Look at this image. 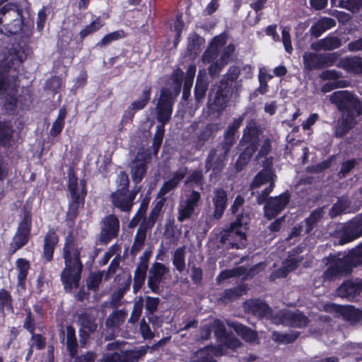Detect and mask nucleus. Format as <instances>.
Returning a JSON list of instances; mask_svg holds the SVG:
<instances>
[{"label": "nucleus", "mask_w": 362, "mask_h": 362, "mask_svg": "<svg viewBox=\"0 0 362 362\" xmlns=\"http://www.w3.org/2000/svg\"><path fill=\"white\" fill-rule=\"evenodd\" d=\"M144 299L142 296H139L138 300L135 301L133 310L131 313L130 317L128 320L129 323H136L142 313Z\"/></svg>", "instance_id": "nucleus-58"}, {"label": "nucleus", "mask_w": 362, "mask_h": 362, "mask_svg": "<svg viewBox=\"0 0 362 362\" xmlns=\"http://www.w3.org/2000/svg\"><path fill=\"white\" fill-rule=\"evenodd\" d=\"M227 193L223 188H218L214 190L213 204L214 206V217L220 219L227 206Z\"/></svg>", "instance_id": "nucleus-27"}, {"label": "nucleus", "mask_w": 362, "mask_h": 362, "mask_svg": "<svg viewBox=\"0 0 362 362\" xmlns=\"http://www.w3.org/2000/svg\"><path fill=\"white\" fill-rule=\"evenodd\" d=\"M185 27V23L182 19V14L180 13L176 16L174 22V32L175 33V37L173 41V47L177 48V45L181 41V36Z\"/></svg>", "instance_id": "nucleus-52"}, {"label": "nucleus", "mask_w": 362, "mask_h": 362, "mask_svg": "<svg viewBox=\"0 0 362 362\" xmlns=\"http://www.w3.org/2000/svg\"><path fill=\"white\" fill-rule=\"evenodd\" d=\"M323 262L329 266L324 272L325 280L332 281L337 277L351 273L353 268L362 264V243L341 257V253H330L324 257Z\"/></svg>", "instance_id": "nucleus-5"}, {"label": "nucleus", "mask_w": 362, "mask_h": 362, "mask_svg": "<svg viewBox=\"0 0 362 362\" xmlns=\"http://www.w3.org/2000/svg\"><path fill=\"white\" fill-rule=\"evenodd\" d=\"M18 98V103L22 108L28 107L33 103V93L29 88H23L21 93Z\"/></svg>", "instance_id": "nucleus-63"}, {"label": "nucleus", "mask_w": 362, "mask_h": 362, "mask_svg": "<svg viewBox=\"0 0 362 362\" xmlns=\"http://www.w3.org/2000/svg\"><path fill=\"white\" fill-rule=\"evenodd\" d=\"M105 25L104 21L100 16L96 17L88 25L85 26L78 33V37L75 42V47H69L71 38H62L58 41L57 47L62 58H69L71 63L76 54L79 53L83 47V42L86 37L96 33Z\"/></svg>", "instance_id": "nucleus-6"}, {"label": "nucleus", "mask_w": 362, "mask_h": 362, "mask_svg": "<svg viewBox=\"0 0 362 362\" xmlns=\"http://www.w3.org/2000/svg\"><path fill=\"white\" fill-rule=\"evenodd\" d=\"M220 129L221 125L219 124L208 123L197 134V139L194 141L195 148L201 151L206 142L209 140H213L216 137L217 132Z\"/></svg>", "instance_id": "nucleus-20"}, {"label": "nucleus", "mask_w": 362, "mask_h": 362, "mask_svg": "<svg viewBox=\"0 0 362 362\" xmlns=\"http://www.w3.org/2000/svg\"><path fill=\"white\" fill-rule=\"evenodd\" d=\"M325 206L318 207L314 209L305 219V233L310 234L316 227L317 224L322 220L325 214Z\"/></svg>", "instance_id": "nucleus-35"}, {"label": "nucleus", "mask_w": 362, "mask_h": 362, "mask_svg": "<svg viewBox=\"0 0 362 362\" xmlns=\"http://www.w3.org/2000/svg\"><path fill=\"white\" fill-rule=\"evenodd\" d=\"M243 291L244 288L241 286L225 289L220 294L218 301L226 305L240 297L243 294Z\"/></svg>", "instance_id": "nucleus-37"}, {"label": "nucleus", "mask_w": 362, "mask_h": 362, "mask_svg": "<svg viewBox=\"0 0 362 362\" xmlns=\"http://www.w3.org/2000/svg\"><path fill=\"white\" fill-rule=\"evenodd\" d=\"M341 45V40L337 36H327L319 42L320 49L324 50H333L340 47Z\"/></svg>", "instance_id": "nucleus-49"}, {"label": "nucleus", "mask_w": 362, "mask_h": 362, "mask_svg": "<svg viewBox=\"0 0 362 362\" xmlns=\"http://www.w3.org/2000/svg\"><path fill=\"white\" fill-rule=\"evenodd\" d=\"M299 336L300 332L296 331H291L289 333H282L274 331L272 333V339L274 341L286 344L294 342Z\"/></svg>", "instance_id": "nucleus-44"}, {"label": "nucleus", "mask_w": 362, "mask_h": 362, "mask_svg": "<svg viewBox=\"0 0 362 362\" xmlns=\"http://www.w3.org/2000/svg\"><path fill=\"white\" fill-rule=\"evenodd\" d=\"M81 189L78 191V199L76 204L73 202L68 204L67 211L65 216V221L69 228H73L76 224V220L78 218L80 209L83 208L86 197L87 196L86 180L82 179L80 180Z\"/></svg>", "instance_id": "nucleus-15"}, {"label": "nucleus", "mask_w": 362, "mask_h": 362, "mask_svg": "<svg viewBox=\"0 0 362 362\" xmlns=\"http://www.w3.org/2000/svg\"><path fill=\"white\" fill-rule=\"evenodd\" d=\"M19 88V79L18 75H10L6 82L5 88L2 92L6 93L4 106L7 111H13L17 107L18 103L16 94Z\"/></svg>", "instance_id": "nucleus-17"}, {"label": "nucleus", "mask_w": 362, "mask_h": 362, "mask_svg": "<svg viewBox=\"0 0 362 362\" xmlns=\"http://www.w3.org/2000/svg\"><path fill=\"white\" fill-rule=\"evenodd\" d=\"M208 89L209 81L207 78L199 74L194 90V100L197 104L201 103L205 98Z\"/></svg>", "instance_id": "nucleus-36"}, {"label": "nucleus", "mask_w": 362, "mask_h": 362, "mask_svg": "<svg viewBox=\"0 0 362 362\" xmlns=\"http://www.w3.org/2000/svg\"><path fill=\"white\" fill-rule=\"evenodd\" d=\"M103 280V274L100 272L92 273L86 279V286L89 291H96Z\"/></svg>", "instance_id": "nucleus-60"}, {"label": "nucleus", "mask_w": 362, "mask_h": 362, "mask_svg": "<svg viewBox=\"0 0 362 362\" xmlns=\"http://www.w3.org/2000/svg\"><path fill=\"white\" fill-rule=\"evenodd\" d=\"M160 298L158 297H152L147 296L145 297V310L146 315L148 317L150 322H153V318L156 320V317L153 315L157 311L160 304Z\"/></svg>", "instance_id": "nucleus-45"}, {"label": "nucleus", "mask_w": 362, "mask_h": 362, "mask_svg": "<svg viewBox=\"0 0 362 362\" xmlns=\"http://www.w3.org/2000/svg\"><path fill=\"white\" fill-rule=\"evenodd\" d=\"M12 127L6 122L0 121V146L8 147L13 136Z\"/></svg>", "instance_id": "nucleus-42"}, {"label": "nucleus", "mask_w": 362, "mask_h": 362, "mask_svg": "<svg viewBox=\"0 0 362 362\" xmlns=\"http://www.w3.org/2000/svg\"><path fill=\"white\" fill-rule=\"evenodd\" d=\"M240 75V69L238 66H230L227 72L223 76L220 81H225L230 88H233V83Z\"/></svg>", "instance_id": "nucleus-53"}, {"label": "nucleus", "mask_w": 362, "mask_h": 362, "mask_svg": "<svg viewBox=\"0 0 362 362\" xmlns=\"http://www.w3.org/2000/svg\"><path fill=\"white\" fill-rule=\"evenodd\" d=\"M81 250L82 247L78 245L74 236L70 232L65 238L62 249L65 267L60 275L62 283L66 290L71 291L79 286L83 269L81 259Z\"/></svg>", "instance_id": "nucleus-3"}, {"label": "nucleus", "mask_w": 362, "mask_h": 362, "mask_svg": "<svg viewBox=\"0 0 362 362\" xmlns=\"http://www.w3.org/2000/svg\"><path fill=\"white\" fill-rule=\"evenodd\" d=\"M148 270L136 267L134 273L132 290L134 294H136L143 287L146 279Z\"/></svg>", "instance_id": "nucleus-46"}, {"label": "nucleus", "mask_w": 362, "mask_h": 362, "mask_svg": "<svg viewBox=\"0 0 362 362\" xmlns=\"http://www.w3.org/2000/svg\"><path fill=\"white\" fill-rule=\"evenodd\" d=\"M361 291L362 279L358 278L345 281L337 289L339 296L349 300L359 296Z\"/></svg>", "instance_id": "nucleus-21"}, {"label": "nucleus", "mask_w": 362, "mask_h": 362, "mask_svg": "<svg viewBox=\"0 0 362 362\" xmlns=\"http://www.w3.org/2000/svg\"><path fill=\"white\" fill-rule=\"evenodd\" d=\"M249 218L247 214L241 212L237 214L235 221L230 223L229 227L220 232V243L223 245L228 244L230 248L242 249L247 245V235L241 228H247Z\"/></svg>", "instance_id": "nucleus-7"}, {"label": "nucleus", "mask_w": 362, "mask_h": 362, "mask_svg": "<svg viewBox=\"0 0 362 362\" xmlns=\"http://www.w3.org/2000/svg\"><path fill=\"white\" fill-rule=\"evenodd\" d=\"M151 85L147 84L144 86L139 98L133 101L127 109L124 110L120 122L122 125L132 123L136 112L146 107L151 100Z\"/></svg>", "instance_id": "nucleus-14"}, {"label": "nucleus", "mask_w": 362, "mask_h": 362, "mask_svg": "<svg viewBox=\"0 0 362 362\" xmlns=\"http://www.w3.org/2000/svg\"><path fill=\"white\" fill-rule=\"evenodd\" d=\"M23 11L17 5L6 4L0 9V33L11 36L23 28Z\"/></svg>", "instance_id": "nucleus-8"}, {"label": "nucleus", "mask_w": 362, "mask_h": 362, "mask_svg": "<svg viewBox=\"0 0 362 362\" xmlns=\"http://www.w3.org/2000/svg\"><path fill=\"white\" fill-rule=\"evenodd\" d=\"M233 93V88H230L225 81H218L213 84L208 95L207 105L212 111L222 112L228 106Z\"/></svg>", "instance_id": "nucleus-9"}, {"label": "nucleus", "mask_w": 362, "mask_h": 362, "mask_svg": "<svg viewBox=\"0 0 362 362\" xmlns=\"http://www.w3.org/2000/svg\"><path fill=\"white\" fill-rule=\"evenodd\" d=\"M185 245L177 247L173 255V264L180 273L185 269Z\"/></svg>", "instance_id": "nucleus-43"}, {"label": "nucleus", "mask_w": 362, "mask_h": 362, "mask_svg": "<svg viewBox=\"0 0 362 362\" xmlns=\"http://www.w3.org/2000/svg\"><path fill=\"white\" fill-rule=\"evenodd\" d=\"M339 56L340 54L337 52L324 54L305 52L303 55L304 67L309 71L329 67L336 63Z\"/></svg>", "instance_id": "nucleus-10"}, {"label": "nucleus", "mask_w": 362, "mask_h": 362, "mask_svg": "<svg viewBox=\"0 0 362 362\" xmlns=\"http://www.w3.org/2000/svg\"><path fill=\"white\" fill-rule=\"evenodd\" d=\"M272 173L269 170H261L254 177L250 188L254 189L259 188L261 185L267 183L272 180Z\"/></svg>", "instance_id": "nucleus-47"}, {"label": "nucleus", "mask_w": 362, "mask_h": 362, "mask_svg": "<svg viewBox=\"0 0 362 362\" xmlns=\"http://www.w3.org/2000/svg\"><path fill=\"white\" fill-rule=\"evenodd\" d=\"M361 225L362 222L359 220L350 221L344 228L339 238V244H346L361 236L362 231L358 230Z\"/></svg>", "instance_id": "nucleus-23"}, {"label": "nucleus", "mask_w": 362, "mask_h": 362, "mask_svg": "<svg viewBox=\"0 0 362 362\" xmlns=\"http://www.w3.org/2000/svg\"><path fill=\"white\" fill-rule=\"evenodd\" d=\"M226 44V40L221 36L214 37L209 47L202 54V61L205 64H209L214 61L218 55L219 49Z\"/></svg>", "instance_id": "nucleus-26"}, {"label": "nucleus", "mask_w": 362, "mask_h": 362, "mask_svg": "<svg viewBox=\"0 0 362 362\" xmlns=\"http://www.w3.org/2000/svg\"><path fill=\"white\" fill-rule=\"evenodd\" d=\"M330 101L341 114L335 129L337 137H344L357 123V117L362 113V103L358 96L349 90L334 91Z\"/></svg>", "instance_id": "nucleus-2"}, {"label": "nucleus", "mask_w": 362, "mask_h": 362, "mask_svg": "<svg viewBox=\"0 0 362 362\" xmlns=\"http://www.w3.org/2000/svg\"><path fill=\"white\" fill-rule=\"evenodd\" d=\"M128 192L115 191L110 195L112 204L122 211L129 212L132 209V204L127 199Z\"/></svg>", "instance_id": "nucleus-34"}, {"label": "nucleus", "mask_w": 362, "mask_h": 362, "mask_svg": "<svg viewBox=\"0 0 362 362\" xmlns=\"http://www.w3.org/2000/svg\"><path fill=\"white\" fill-rule=\"evenodd\" d=\"M148 346H142L138 350L127 351L123 354L122 362H139V360L145 356Z\"/></svg>", "instance_id": "nucleus-48"}, {"label": "nucleus", "mask_w": 362, "mask_h": 362, "mask_svg": "<svg viewBox=\"0 0 362 362\" xmlns=\"http://www.w3.org/2000/svg\"><path fill=\"white\" fill-rule=\"evenodd\" d=\"M132 283V275L129 274L127 279L119 285V288L113 293V298L115 300H121L126 293L129 291Z\"/></svg>", "instance_id": "nucleus-59"}, {"label": "nucleus", "mask_w": 362, "mask_h": 362, "mask_svg": "<svg viewBox=\"0 0 362 362\" xmlns=\"http://www.w3.org/2000/svg\"><path fill=\"white\" fill-rule=\"evenodd\" d=\"M245 114L233 119L223 133V140L212 148L205 161L206 171L212 170L215 173L221 172L226 164L228 153L236 143L238 129L243 124Z\"/></svg>", "instance_id": "nucleus-4"}, {"label": "nucleus", "mask_w": 362, "mask_h": 362, "mask_svg": "<svg viewBox=\"0 0 362 362\" xmlns=\"http://www.w3.org/2000/svg\"><path fill=\"white\" fill-rule=\"evenodd\" d=\"M168 269L166 266L160 262H154L149 269L148 276V287L152 293L158 294L160 293V284L163 281L164 275Z\"/></svg>", "instance_id": "nucleus-18"}, {"label": "nucleus", "mask_w": 362, "mask_h": 362, "mask_svg": "<svg viewBox=\"0 0 362 362\" xmlns=\"http://www.w3.org/2000/svg\"><path fill=\"white\" fill-rule=\"evenodd\" d=\"M214 349L212 346H206L204 349H199L197 351L194 362H217L214 358L212 351Z\"/></svg>", "instance_id": "nucleus-57"}, {"label": "nucleus", "mask_w": 362, "mask_h": 362, "mask_svg": "<svg viewBox=\"0 0 362 362\" xmlns=\"http://www.w3.org/2000/svg\"><path fill=\"white\" fill-rule=\"evenodd\" d=\"M336 25L334 19L328 17L320 18L317 22L313 24L309 30L310 35L317 38L325 31Z\"/></svg>", "instance_id": "nucleus-29"}, {"label": "nucleus", "mask_w": 362, "mask_h": 362, "mask_svg": "<svg viewBox=\"0 0 362 362\" xmlns=\"http://www.w3.org/2000/svg\"><path fill=\"white\" fill-rule=\"evenodd\" d=\"M358 160L356 158L348 159L342 162L341 169L338 173L340 179L344 178L357 165Z\"/></svg>", "instance_id": "nucleus-62"}, {"label": "nucleus", "mask_w": 362, "mask_h": 362, "mask_svg": "<svg viewBox=\"0 0 362 362\" xmlns=\"http://www.w3.org/2000/svg\"><path fill=\"white\" fill-rule=\"evenodd\" d=\"M291 198V194L288 190L284 191L278 196L269 197L263 208L264 217L267 220L276 218L286 208Z\"/></svg>", "instance_id": "nucleus-13"}, {"label": "nucleus", "mask_w": 362, "mask_h": 362, "mask_svg": "<svg viewBox=\"0 0 362 362\" xmlns=\"http://www.w3.org/2000/svg\"><path fill=\"white\" fill-rule=\"evenodd\" d=\"M17 274V285L22 290L26 288L27 276L30 269V262L25 258H18L16 262Z\"/></svg>", "instance_id": "nucleus-30"}, {"label": "nucleus", "mask_w": 362, "mask_h": 362, "mask_svg": "<svg viewBox=\"0 0 362 362\" xmlns=\"http://www.w3.org/2000/svg\"><path fill=\"white\" fill-rule=\"evenodd\" d=\"M147 172V165L144 163H135L134 166L132 168V180L136 184L141 182L145 177Z\"/></svg>", "instance_id": "nucleus-56"}, {"label": "nucleus", "mask_w": 362, "mask_h": 362, "mask_svg": "<svg viewBox=\"0 0 362 362\" xmlns=\"http://www.w3.org/2000/svg\"><path fill=\"white\" fill-rule=\"evenodd\" d=\"M149 202L150 200L147 197L144 198L141 201L138 211H136V214L134 216V217L132 218L129 223V226L130 228L136 227L139 224L141 219L145 217L149 204Z\"/></svg>", "instance_id": "nucleus-51"}, {"label": "nucleus", "mask_w": 362, "mask_h": 362, "mask_svg": "<svg viewBox=\"0 0 362 362\" xmlns=\"http://www.w3.org/2000/svg\"><path fill=\"white\" fill-rule=\"evenodd\" d=\"M264 130V126L256 119L247 120L238 143L240 153L235 162V168L238 171L242 170L250 162L254 155L255 160L257 161L267 158L271 153L272 140L269 137H266L261 144Z\"/></svg>", "instance_id": "nucleus-1"}, {"label": "nucleus", "mask_w": 362, "mask_h": 362, "mask_svg": "<svg viewBox=\"0 0 362 362\" xmlns=\"http://www.w3.org/2000/svg\"><path fill=\"white\" fill-rule=\"evenodd\" d=\"M5 310L13 313V298L8 291L1 288L0 289V314L4 316Z\"/></svg>", "instance_id": "nucleus-40"}, {"label": "nucleus", "mask_w": 362, "mask_h": 362, "mask_svg": "<svg viewBox=\"0 0 362 362\" xmlns=\"http://www.w3.org/2000/svg\"><path fill=\"white\" fill-rule=\"evenodd\" d=\"M66 332V350L70 357H74L78 354V349L75 328L71 325H67Z\"/></svg>", "instance_id": "nucleus-33"}, {"label": "nucleus", "mask_w": 362, "mask_h": 362, "mask_svg": "<svg viewBox=\"0 0 362 362\" xmlns=\"http://www.w3.org/2000/svg\"><path fill=\"white\" fill-rule=\"evenodd\" d=\"M248 308L253 315L257 316L261 319L269 317L272 313V308L264 300H253L249 304Z\"/></svg>", "instance_id": "nucleus-31"}, {"label": "nucleus", "mask_w": 362, "mask_h": 362, "mask_svg": "<svg viewBox=\"0 0 362 362\" xmlns=\"http://www.w3.org/2000/svg\"><path fill=\"white\" fill-rule=\"evenodd\" d=\"M282 320L288 326L296 328H304L309 323L308 317L298 310L284 313Z\"/></svg>", "instance_id": "nucleus-24"}, {"label": "nucleus", "mask_w": 362, "mask_h": 362, "mask_svg": "<svg viewBox=\"0 0 362 362\" xmlns=\"http://www.w3.org/2000/svg\"><path fill=\"white\" fill-rule=\"evenodd\" d=\"M205 44V39L193 32L187 37V52L193 59H196L202 52V47Z\"/></svg>", "instance_id": "nucleus-28"}, {"label": "nucleus", "mask_w": 362, "mask_h": 362, "mask_svg": "<svg viewBox=\"0 0 362 362\" xmlns=\"http://www.w3.org/2000/svg\"><path fill=\"white\" fill-rule=\"evenodd\" d=\"M174 98L168 88H162L156 107V119L159 125L165 126L171 119Z\"/></svg>", "instance_id": "nucleus-12"}, {"label": "nucleus", "mask_w": 362, "mask_h": 362, "mask_svg": "<svg viewBox=\"0 0 362 362\" xmlns=\"http://www.w3.org/2000/svg\"><path fill=\"white\" fill-rule=\"evenodd\" d=\"M126 37L127 33L122 29L113 31L106 34L100 41L97 42L95 46L97 47L103 48L109 45L114 41L125 38Z\"/></svg>", "instance_id": "nucleus-41"}, {"label": "nucleus", "mask_w": 362, "mask_h": 362, "mask_svg": "<svg viewBox=\"0 0 362 362\" xmlns=\"http://www.w3.org/2000/svg\"><path fill=\"white\" fill-rule=\"evenodd\" d=\"M25 310L26 312V316L23 321V327L30 334H32L35 332V329H36L35 320V317H34L30 308H28Z\"/></svg>", "instance_id": "nucleus-64"}, {"label": "nucleus", "mask_w": 362, "mask_h": 362, "mask_svg": "<svg viewBox=\"0 0 362 362\" xmlns=\"http://www.w3.org/2000/svg\"><path fill=\"white\" fill-rule=\"evenodd\" d=\"M235 333L247 342H252L257 338V333L251 328L241 323H235L233 325Z\"/></svg>", "instance_id": "nucleus-39"}, {"label": "nucleus", "mask_w": 362, "mask_h": 362, "mask_svg": "<svg viewBox=\"0 0 362 362\" xmlns=\"http://www.w3.org/2000/svg\"><path fill=\"white\" fill-rule=\"evenodd\" d=\"M348 206L347 200L338 199L337 202L334 203L331 209L329 210V215L331 218H334L343 214L346 207Z\"/></svg>", "instance_id": "nucleus-61"}, {"label": "nucleus", "mask_w": 362, "mask_h": 362, "mask_svg": "<svg viewBox=\"0 0 362 362\" xmlns=\"http://www.w3.org/2000/svg\"><path fill=\"white\" fill-rule=\"evenodd\" d=\"M146 238V233L145 230L138 228L131 247L130 253L132 255H136L141 250L144 245Z\"/></svg>", "instance_id": "nucleus-50"}, {"label": "nucleus", "mask_w": 362, "mask_h": 362, "mask_svg": "<svg viewBox=\"0 0 362 362\" xmlns=\"http://www.w3.org/2000/svg\"><path fill=\"white\" fill-rule=\"evenodd\" d=\"M59 242V237L54 228H49L43 239L42 258L47 263L54 259L55 249Z\"/></svg>", "instance_id": "nucleus-19"}, {"label": "nucleus", "mask_w": 362, "mask_h": 362, "mask_svg": "<svg viewBox=\"0 0 362 362\" xmlns=\"http://www.w3.org/2000/svg\"><path fill=\"white\" fill-rule=\"evenodd\" d=\"M78 320L81 328L93 332L97 330L98 324L93 315L87 312L81 313L78 317Z\"/></svg>", "instance_id": "nucleus-38"}, {"label": "nucleus", "mask_w": 362, "mask_h": 362, "mask_svg": "<svg viewBox=\"0 0 362 362\" xmlns=\"http://www.w3.org/2000/svg\"><path fill=\"white\" fill-rule=\"evenodd\" d=\"M68 182H67V189L69 192L70 197L68 201V204L74 203L76 204L78 199V177L72 168L68 170Z\"/></svg>", "instance_id": "nucleus-32"}, {"label": "nucleus", "mask_w": 362, "mask_h": 362, "mask_svg": "<svg viewBox=\"0 0 362 362\" xmlns=\"http://www.w3.org/2000/svg\"><path fill=\"white\" fill-rule=\"evenodd\" d=\"M165 126L163 125H158L156 127V131L153 136V144H152V148H153V153L154 155H157L159 149L160 148V146L163 142V139L165 134Z\"/></svg>", "instance_id": "nucleus-55"}, {"label": "nucleus", "mask_w": 362, "mask_h": 362, "mask_svg": "<svg viewBox=\"0 0 362 362\" xmlns=\"http://www.w3.org/2000/svg\"><path fill=\"white\" fill-rule=\"evenodd\" d=\"M337 6L357 13L362 9V0H339Z\"/></svg>", "instance_id": "nucleus-54"}, {"label": "nucleus", "mask_w": 362, "mask_h": 362, "mask_svg": "<svg viewBox=\"0 0 362 362\" xmlns=\"http://www.w3.org/2000/svg\"><path fill=\"white\" fill-rule=\"evenodd\" d=\"M336 311L344 320L351 324H356L362 320V310L354 305H337Z\"/></svg>", "instance_id": "nucleus-25"}, {"label": "nucleus", "mask_w": 362, "mask_h": 362, "mask_svg": "<svg viewBox=\"0 0 362 362\" xmlns=\"http://www.w3.org/2000/svg\"><path fill=\"white\" fill-rule=\"evenodd\" d=\"M102 227L99 235V242L107 245L112 239L117 238L119 232V221L116 215L110 214L102 220Z\"/></svg>", "instance_id": "nucleus-16"}, {"label": "nucleus", "mask_w": 362, "mask_h": 362, "mask_svg": "<svg viewBox=\"0 0 362 362\" xmlns=\"http://www.w3.org/2000/svg\"><path fill=\"white\" fill-rule=\"evenodd\" d=\"M337 66L350 74L355 75L361 74L362 57L359 55L346 56L339 59Z\"/></svg>", "instance_id": "nucleus-22"}, {"label": "nucleus", "mask_w": 362, "mask_h": 362, "mask_svg": "<svg viewBox=\"0 0 362 362\" xmlns=\"http://www.w3.org/2000/svg\"><path fill=\"white\" fill-rule=\"evenodd\" d=\"M32 218L30 215L25 214L18 224L17 230L9 245L8 253L13 255L17 250L28 244L30 238Z\"/></svg>", "instance_id": "nucleus-11"}]
</instances>
